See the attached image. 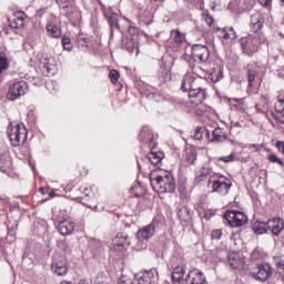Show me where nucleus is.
<instances>
[{"label":"nucleus","instance_id":"37998d69","mask_svg":"<svg viewBox=\"0 0 284 284\" xmlns=\"http://www.w3.org/2000/svg\"><path fill=\"white\" fill-rule=\"evenodd\" d=\"M264 8L270 10L272 8V0H257Z\"/></svg>","mask_w":284,"mask_h":284},{"label":"nucleus","instance_id":"7ed1b4c3","mask_svg":"<svg viewBox=\"0 0 284 284\" xmlns=\"http://www.w3.org/2000/svg\"><path fill=\"white\" fill-rule=\"evenodd\" d=\"M154 232H156V226H154V224H149L142 230H139L135 235L138 241L136 250H145V247H148V241L154 236Z\"/></svg>","mask_w":284,"mask_h":284},{"label":"nucleus","instance_id":"49530a36","mask_svg":"<svg viewBox=\"0 0 284 284\" xmlns=\"http://www.w3.org/2000/svg\"><path fill=\"white\" fill-rule=\"evenodd\" d=\"M246 148L247 150H255V152H258V150H261V145L258 144H247Z\"/></svg>","mask_w":284,"mask_h":284},{"label":"nucleus","instance_id":"bb28decb","mask_svg":"<svg viewBox=\"0 0 284 284\" xmlns=\"http://www.w3.org/2000/svg\"><path fill=\"white\" fill-rule=\"evenodd\" d=\"M47 32L49 37H53V39L61 38V28L54 24H48L47 26Z\"/></svg>","mask_w":284,"mask_h":284},{"label":"nucleus","instance_id":"9b49d317","mask_svg":"<svg viewBox=\"0 0 284 284\" xmlns=\"http://www.w3.org/2000/svg\"><path fill=\"white\" fill-rule=\"evenodd\" d=\"M156 278H159V271L156 268H151L135 275L138 284H152Z\"/></svg>","mask_w":284,"mask_h":284},{"label":"nucleus","instance_id":"20e7f679","mask_svg":"<svg viewBox=\"0 0 284 284\" xmlns=\"http://www.w3.org/2000/svg\"><path fill=\"white\" fill-rule=\"evenodd\" d=\"M224 219H226L231 227H243V225L247 223V215L236 210L226 211L224 214Z\"/></svg>","mask_w":284,"mask_h":284},{"label":"nucleus","instance_id":"412c9836","mask_svg":"<svg viewBox=\"0 0 284 284\" xmlns=\"http://www.w3.org/2000/svg\"><path fill=\"white\" fill-rule=\"evenodd\" d=\"M222 34L224 43H232L233 41H236V31H234V28L223 29Z\"/></svg>","mask_w":284,"mask_h":284},{"label":"nucleus","instance_id":"7c9ffc66","mask_svg":"<svg viewBox=\"0 0 284 284\" xmlns=\"http://www.w3.org/2000/svg\"><path fill=\"white\" fill-rule=\"evenodd\" d=\"M213 140L214 141H225V132H223V129L216 128L213 130Z\"/></svg>","mask_w":284,"mask_h":284},{"label":"nucleus","instance_id":"a19ab883","mask_svg":"<svg viewBox=\"0 0 284 284\" xmlns=\"http://www.w3.org/2000/svg\"><path fill=\"white\" fill-rule=\"evenodd\" d=\"M217 161H223L224 163H230V162L234 161V153H231L230 155H226V156L217 158Z\"/></svg>","mask_w":284,"mask_h":284},{"label":"nucleus","instance_id":"ea45409f","mask_svg":"<svg viewBox=\"0 0 284 284\" xmlns=\"http://www.w3.org/2000/svg\"><path fill=\"white\" fill-rule=\"evenodd\" d=\"M247 79H248V85H250V88H253V83H254V80L256 79V72H254V71H248V77H247Z\"/></svg>","mask_w":284,"mask_h":284},{"label":"nucleus","instance_id":"aec40b11","mask_svg":"<svg viewBox=\"0 0 284 284\" xmlns=\"http://www.w3.org/2000/svg\"><path fill=\"white\" fill-rule=\"evenodd\" d=\"M195 141H210V131L205 126L197 128L193 133Z\"/></svg>","mask_w":284,"mask_h":284},{"label":"nucleus","instance_id":"5fc2aeb1","mask_svg":"<svg viewBox=\"0 0 284 284\" xmlns=\"http://www.w3.org/2000/svg\"><path fill=\"white\" fill-rule=\"evenodd\" d=\"M0 201H3V199H2V197H0Z\"/></svg>","mask_w":284,"mask_h":284},{"label":"nucleus","instance_id":"6e6d98bb","mask_svg":"<svg viewBox=\"0 0 284 284\" xmlns=\"http://www.w3.org/2000/svg\"><path fill=\"white\" fill-rule=\"evenodd\" d=\"M282 36L284 37V32L282 33Z\"/></svg>","mask_w":284,"mask_h":284},{"label":"nucleus","instance_id":"a211bd4d","mask_svg":"<svg viewBox=\"0 0 284 284\" xmlns=\"http://www.w3.org/2000/svg\"><path fill=\"white\" fill-rule=\"evenodd\" d=\"M187 284H205V275L200 271H191L186 277Z\"/></svg>","mask_w":284,"mask_h":284},{"label":"nucleus","instance_id":"4be33fe9","mask_svg":"<svg viewBox=\"0 0 284 284\" xmlns=\"http://www.w3.org/2000/svg\"><path fill=\"white\" fill-rule=\"evenodd\" d=\"M51 270L58 276H65V274H68V266L61 262H53L51 264Z\"/></svg>","mask_w":284,"mask_h":284},{"label":"nucleus","instance_id":"864d4df0","mask_svg":"<svg viewBox=\"0 0 284 284\" xmlns=\"http://www.w3.org/2000/svg\"><path fill=\"white\" fill-rule=\"evenodd\" d=\"M235 125H239V122H236Z\"/></svg>","mask_w":284,"mask_h":284},{"label":"nucleus","instance_id":"4468645a","mask_svg":"<svg viewBox=\"0 0 284 284\" xmlns=\"http://www.w3.org/2000/svg\"><path fill=\"white\" fill-rule=\"evenodd\" d=\"M267 227L274 236H278L284 230V220L281 217H273L267 221Z\"/></svg>","mask_w":284,"mask_h":284},{"label":"nucleus","instance_id":"5701e85b","mask_svg":"<svg viewBox=\"0 0 284 284\" xmlns=\"http://www.w3.org/2000/svg\"><path fill=\"white\" fill-rule=\"evenodd\" d=\"M209 79L212 80L213 83H219V81L223 79V69H221V67L213 68Z\"/></svg>","mask_w":284,"mask_h":284},{"label":"nucleus","instance_id":"e433bc0d","mask_svg":"<svg viewBox=\"0 0 284 284\" xmlns=\"http://www.w3.org/2000/svg\"><path fill=\"white\" fill-rule=\"evenodd\" d=\"M275 110H276V112H278L280 114H282V116H284V99H280V100L275 103Z\"/></svg>","mask_w":284,"mask_h":284},{"label":"nucleus","instance_id":"a878e982","mask_svg":"<svg viewBox=\"0 0 284 284\" xmlns=\"http://www.w3.org/2000/svg\"><path fill=\"white\" fill-rule=\"evenodd\" d=\"M184 161L186 165H194L196 161V150L194 149H187L185 151Z\"/></svg>","mask_w":284,"mask_h":284},{"label":"nucleus","instance_id":"423d86ee","mask_svg":"<svg viewBox=\"0 0 284 284\" xmlns=\"http://www.w3.org/2000/svg\"><path fill=\"white\" fill-rule=\"evenodd\" d=\"M27 93H28V83H26V81H20V82L13 83L9 88L7 98L9 99V101H17V99H19L20 97H24V94Z\"/></svg>","mask_w":284,"mask_h":284},{"label":"nucleus","instance_id":"0eeeda50","mask_svg":"<svg viewBox=\"0 0 284 284\" xmlns=\"http://www.w3.org/2000/svg\"><path fill=\"white\" fill-rule=\"evenodd\" d=\"M222 179L221 175L215 174L210 178L209 183L212 184L213 192H217V194H221L222 196H225L227 192H230V187H232V183L225 182Z\"/></svg>","mask_w":284,"mask_h":284},{"label":"nucleus","instance_id":"c9c22d12","mask_svg":"<svg viewBox=\"0 0 284 284\" xmlns=\"http://www.w3.org/2000/svg\"><path fill=\"white\" fill-rule=\"evenodd\" d=\"M3 70H8V58L0 53V74Z\"/></svg>","mask_w":284,"mask_h":284},{"label":"nucleus","instance_id":"8fccbe9b","mask_svg":"<svg viewBox=\"0 0 284 284\" xmlns=\"http://www.w3.org/2000/svg\"><path fill=\"white\" fill-rule=\"evenodd\" d=\"M40 192H41V194H43V195L47 194V192H45V190H44L43 187L40 189Z\"/></svg>","mask_w":284,"mask_h":284},{"label":"nucleus","instance_id":"3c124183","mask_svg":"<svg viewBox=\"0 0 284 284\" xmlns=\"http://www.w3.org/2000/svg\"><path fill=\"white\" fill-rule=\"evenodd\" d=\"M156 1L158 3H163L164 0H154Z\"/></svg>","mask_w":284,"mask_h":284},{"label":"nucleus","instance_id":"9d476101","mask_svg":"<svg viewBox=\"0 0 284 284\" xmlns=\"http://www.w3.org/2000/svg\"><path fill=\"white\" fill-rule=\"evenodd\" d=\"M242 45V50L246 54H254V52L258 51V39L254 37H246L240 40Z\"/></svg>","mask_w":284,"mask_h":284},{"label":"nucleus","instance_id":"2eb2a0df","mask_svg":"<svg viewBox=\"0 0 284 284\" xmlns=\"http://www.w3.org/2000/svg\"><path fill=\"white\" fill-rule=\"evenodd\" d=\"M113 248L115 250V252H123V250H125V247H128L130 245V240H128V236L123 235V234H118L114 239H113Z\"/></svg>","mask_w":284,"mask_h":284},{"label":"nucleus","instance_id":"c85d7f7f","mask_svg":"<svg viewBox=\"0 0 284 284\" xmlns=\"http://www.w3.org/2000/svg\"><path fill=\"white\" fill-rule=\"evenodd\" d=\"M148 159L152 165H159L163 159V153L151 151V153L148 155Z\"/></svg>","mask_w":284,"mask_h":284},{"label":"nucleus","instance_id":"603ef678","mask_svg":"<svg viewBox=\"0 0 284 284\" xmlns=\"http://www.w3.org/2000/svg\"><path fill=\"white\" fill-rule=\"evenodd\" d=\"M49 196H54V192H50V193H49Z\"/></svg>","mask_w":284,"mask_h":284},{"label":"nucleus","instance_id":"f03ea898","mask_svg":"<svg viewBox=\"0 0 284 284\" xmlns=\"http://www.w3.org/2000/svg\"><path fill=\"white\" fill-rule=\"evenodd\" d=\"M7 134L11 145L19 148V145H23L28 139V129H26L23 123L13 121L9 123Z\"/></svg>","mask_w":284,"mask_h":284},{"label":"nucleus","instance_id":"09e8293b","mask_svg":"<svg viewBox=\"0 0 284 284\" xmlns=\"http://www.w3.org/2000/svg\"><path fill=\"white\" fill-rule=\"evenodd\" d=\"M136 32H138L136 28H134V27L129 28V33L130 34H136Z\"/></svg>","mask_w":284,"mask_h":284},{"label":"nucleus","instance_id":"f704fd0d","mask_svg":"<svg viewBox=\"0 0 284 284\" xmlns=\"http://www.w3.org/2000/svg\"><path fill=\"white\" fill-rule=\"evenodd\" d=\"M62 45H63V50H67L68 52H71L73 44H72V40H70V38L68 37H63L62 38Z\"/></svg>","mask_w":284,"mask_h":284},{"label":"nucleus","instance_id":"de8ad7c7","mask_svg":"<svg viewBox=\"0 0 284 284\" xmlns=\"http://www.w3.org/2000/svg\"><path fill=\"white\" fill-rule=\"evenodd\" d=\"M203 173L204 174H212V169H210L209 166H206V168L204 166L203 168Z\"/></svg>","mask_w":284,"mask_h":284},{"label":"nucleus","instance_id":"1a4fd4ad","mask_svg":"<svg viewBox=\"0 0 284 284\" xmlns=\"http://www.w3.org/2000/svg\"><path fill=\"white\" fill-rule=\"evenodd\" d=\"M201 78L196 77L194 73H186L182 81V90L184 92H190V90H194V88H199L201 85Z\"/></svg>","mask_w":284,"mask_h":284},{"label":"nucleus","instance_id":"ddd939ff","mask_svg":"<svg viewBox=\"0 0 284 284\" xmlns=\"http://www.w3.org/2000/svg\"><path fill=\"white\" fill-rule=\"evenodd\" d=\"M189 97L191 99V103H194L195 105H201V103L205 101V89L200 84L189 91Z\"/></svg>","mask_w":284,"mask_h":284},{"label":"nucleus","instance_id":"f3484780","mask_svg":"<svg viewBox=\"0 0 284 284\" xmlns=\"http://www.w3.org/2000/svg\"><path fill=\"white\" fill-rule=\"evenodd\" d=\"M40 63L43 72L47 74H54V70H57V63L52 58H41Z\"/></svg>","mask_w":284,"mask_h":284},{"label":"nucleus","instance_id":"c03bdc74","mask_svg":"<svg viewBox=\"0 0 284 284\" xmlns=\"http://www.w3.org/2000/svg\"><path fill=\"white\" fill-rule=\"evenodd\" d=\"M275 148L281 152V154H284V142L283 141H277L275 143Z\"/></svg>","mask_w":284,"mask_h":284},{"label":"nucleus","instance_id":"cd10ccee","mask_svg":"<svg viewBox=\"0 0 284 284\" xmlns=\"http://www.w3.org/2000/svg\"><path fill=\"white\" fill-rule=\"evenodd\" d=\"M229 103H231V105H233V108H235L240 112L245 110V98H242V99L231 98L229 100Z\"/></svg>","mask_w":284,"mask_h":284},{"label":"nucleus","instance_id":"393cba45","mask_svg":"<svg viewBox=\"0 0 284 284\" xmlns=\"http://www.w3.org/2000/svg\"><path fill=\"white\" fill-rule=\"evenodd\" d=\"M172 41L175 45H181L185 41V34H183L178 29L171 31Z\"/></svg>","mask_w":284,"mask_h":284},{"label":"nucleus","instance_id":"6ab92c4d","mask_svg":"<svg viewBox=\"0 0 284 284\" xmlns=\"http://www.w3.org/2000/svg\"><path fill=\"white\" fill-rule=\"evenodd\" d=\"M172 281L175 284L184 283V281H185V268H183V266H176L173 270Z\"/></svg>","mask_w":284,"mask_h":284},{"label":"nucleus","instance_id":"f257e3e1","mask_svg":"<svg viewBox=\"0 0 284 284\" xmlns=\"http://www.w3.org/2000/svg\"><path fill=\"white\" fill-rule=\"evenodd\" d=\"M150 181L154 192H158L159 194H164L165 192H174L176 187L174 175L168 171L158 170L152 172Z\"/></svg>","mask_w":284,"mask_h":284},{"label":"nucleus","instance_id":"b1692460","mask_svg":"<svg viewBox=\"0 0 284 284\" xmlns=\"http://www.w3.org/2000/svg\"><path fill=\"white\" fill-rule=\"evenodd\" d=\"M252 230L255 234H267V223L255 221L252 225Z\"/></svg>","mask_w":284,"mask_h":284},{"label":"nucleus","instance_id":"dca6fc26","mask_svg":"<svg viewBox=\"0 0 284 284\" xmlns=\"http://www.w3.org/2000/svg\"><path fill=\"white\" fill-rule=\"evenodd\" d=\"M58 230L63 236L72 234L74 232V222L70 219L62 220L58 225Z\"/></svg>","mask_w":284,"mask_h":284},{"label":"nucleus","instance_id":"2f4dec72","mask_svg":"<svg viewBox=\"0 0 284 284\" xmlns=\"http://www.w3.org/2000/svg\"><path fill=\"white\" fill-rule=\"evenodd\" d=\"M26 19H28V16L23 11L16 13V21H18V23L14 26V28H22Z\"/></svg>","mask_w":284,"mask_h":284},{"label":"nucleus","instance_id":"a18cd8bd","mask_svg":"<svg viewBox=\"0 0 284 284\" xmlns=\"http://www.w3.org/2000/svg\"><path fill=\"white\" fill-rule=\"evenodd\" d=\"M221 236H223V231L221 230H214L212 232V239H221Z\"/></svg>","mask_w":284,"mask_h":284},{"label":"nucleus","instance_id":"6e6552de","mask_svg":"<svg viewBox=\"0 0 284 284\" xmlns=\"http://www.w3.org/2000/svg\"><path fill=\"white\" fill-rule=\"evenodd\" d=\"M192 57L197 63H206L210 59V49L203 44H194L192 48Z\"/></svg>","mask_w":284,"mask_h":284},{"label":"nucleus","instance_id":"39448f33","mask_svg":"<svg viewBox=\"0 0 284 284\" xmlns=\"http://www.w3.org/2000/svg\"><path fill=\"white\" fill-rule=\"evenodd\" d=\"M229 265L233 270H245L247 267V260L245 254L241 251H233L229 254Z\"/></svg>","mask_w":284,"mask_h":284},{"label":"nucleus","instance_id":"473e14b6","mask_svg":"<svg viewBox=\"0 0 284 284\" xmlns=\"http://www.w3.org/2000/svg\"><path fill=\"white\" fill-rule=\"evenodd\" d=\"M118 284H134V278L132 277V275L122 274L118 278Z\"/></svg>","mask_w":284,"mask_h":284},{"label":"nucleus","instance_id":"4c0bfd02","mask_svg":"<svg viewBox=\"0 0 284 284\" xmlns=\"http://www.w3.org/2000/svg\"><path fill=\"white\" fill-rule=\"evenodd\" d=\"M109 78L111 79L112 83H116V81H119V71L111 70L109 73Z\"/></svg>","mask_w":284,"mask_h":284},{"label":"nucleus","instance_id":"f8f14e48","mask_svg":"<svg viewBox=\"0 0 284 284\" xmlns=\"http://www.w3.org/2000/svg\"><path fill=\"white\" fill-rule=\"evenodd\" d=\"M252 275L256 281H267L272 276V266L270 264H261L252 271Z\"/></svg>","mask_w":284,"mask_h":284},{"label":"nucleus","instance_id":"79ce46f5","mask_svg":"<svg viewBox=\"0 0 284 284\" xmlns=\"http://www.w3.org/2000/svg\"><path fill=\"white\" fill-rule=\"evenodd\" d=\"M268 161L271 163H277L278 165H284V163L281 161V159H278V156H276L275 154L268 155Z\"/></svg>","mask_w":284,"mask_h":284},{"label":"nucleus","instance_id":"58836bf2","mask_svg":"<svg viewBox=\"0 0 284 284\" xmlns=\"http://www.w3.org/2000/svg\"><path fill=\"white\" fill-rule=\"evenodd\" d=\"M203 19L209 27H212L214 24V18H212V16L203 13Z\"/></svg>","mask_w":284,"mask_h":284},{"label":"nucleus","instance_id":"c756f323","mask_svg":"<svg viewBox=\"0 0 284 284\" xmlns=\"http://www.w3.org/2000/svg\"><path fill=\"white\" fill-rule=\"evenodd\" d=\"M124 48L128 50V52H134L135 50H139V41L134 38H130L125 42Z\"/></svg>","mask_w":284,"mask_h":284},{"label":"nucleus","instance_id":"72a5a7b5","mask_svg":"<svg viewBox=\"0 0 284 284\" xmlns=\"http://www.w3.org/2000/svg\"><path fill=\"white\" fill-rule=\"evenodd\" d=\"M251 23L254 26V28L261 29V14L255 13L251 16Z\"/></svg>","mask_w":284,"mask_h":284}]
</instances>
